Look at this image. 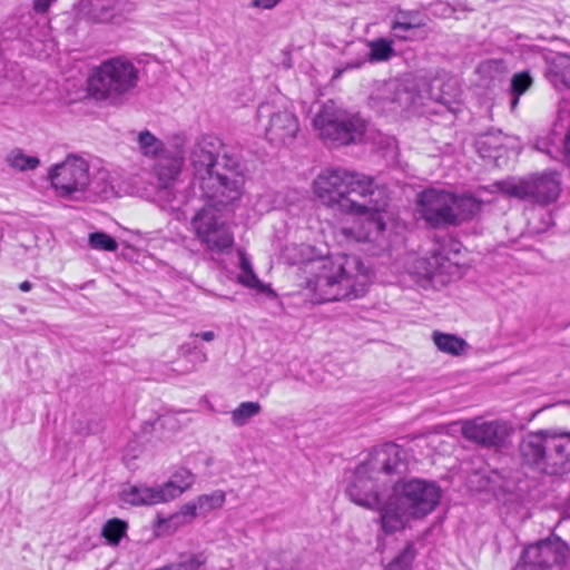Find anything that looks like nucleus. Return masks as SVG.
Here are the masks:
<instances>
[{"label":"nucleus","mask_w":570,"mask_h":570,"mask_svg":"<svg viewBox=\"0 0 570 570\" xmlns=\"http://www.w3.org/2000/svg\"><path fill=\"white\" fill-rule=\"evenodd\" d=\"M56 0H33V10L38 13H45Z\"/></svg>","instance_id":"nucleus-42"},{"label":"nucleus","mask_w":570,"mask_h":570,"mask_svg":"<svg viewBox=\"0 0 570 570\" xmlns=\"http://www.w3.org/2000/svg\"><path fill=\"white\" fill-rule=\"evenodd\" d=\"M550 444L551 430H539L524 434L518 445L521 465L537 473L558 475Z\"/></svg>","instance_id":"nucleus-13"},{"label":"nucleus","mask_w":570,"mask_h":570,"mask_svg":"<svg viewBox=\"0 0 570 570\" xmlns=\"http://www.w3.org/2000/svg\"><path fill=\"white\" fill-rule=\"evenodd\" d=\"M433 342L440 351L456 356L461 355L468 346L463 338L438 331L433 333Z\"/></svg>","instance_id":"nucleus-25"},{"label":"nucleus","mask_w":570,"mask_h":570,"mask_svg":"<svg viewBox=\"0 0 570 570\" xmlns=\"http://www.w3.org/2000/svg\"><path fill=\"white\" fill-rule=\"evenodd\" d=\"M32 286H33V285H32V283H30L29 281H24V282H22V283H20V284H19V288H20V291H22V292H29V291H31Z\"/></svg>","instance_id":"nucleus-46"},{"label":"nucleus","mask_w":570,"mask_h":570,"mask_svg":"<svg viewBox=\"0 0 570 570\" xmlns=\"http://www.w3.org/2000/svg\"><path fill=\"white\" fill-rule=\"evenodd\" d=\"M124 6L125 2L122 0L105 1L94 4L90 14L97 22H111L115 21L117 16L121 12Z\"/></svg>","instance_id":"nucleus-28"},{"label":"nucleus","mask_w":570,"mask_h":570,"mask_svg":"<svg viewBox=\"0 0 570 570\" xmlns=\"http://www.w3.org/2000/svg\"><path fill=\"white\" fill-rule=\"evenodd\" d=\"M196 336L200 337L202 340H204L206 342H212L216 337V335L213 331H205V332L196 334Z\"/></svg>","instance_id":"nucleus-45"},{"label":"nucleus","mask_w":570,"mask_h":570,"mask_svg":"<svg viewBox=\"0 0 570 570\" xmlns=\"http://www.w3.org/2000/svg\"><path fill=\"white\" fill-rule=\"evenodd\" d=\"M313 271L315 274L308 279L307 287L318 303L362 297L371 282L368 269L354 255H344L337 261H318Z\"/></svg>","instance_id":"nucleus-3"},{"label":"nucleus","mask_w":570,"mask_h":570,"mask_svg":"<svg viewBox=\"0 0 570 570\" xmlns=\"http://www.w3.org/2000/svg\"><path fill=\"white\" fill-rule=\"evenodd\" d=\"M441 489L433 481L423 479L400 480L381 508V527L387 533L405 528L412 518L419 519L431 513L439 504Z\"/></svg>","instance_id":"nucleus-5"},{"label":"nucleus","mask_w":570,"mask_h":570,"mask_svg":"<svg viewBox=\"0 0 570 570\" xmlns=\"http://www.w3.org/2000/svg\"><path fill=\"white\" fill-rule=\"evenodd\" d=\"M49 179L57 194L72 200L88 197L108 198L112 186L105 176L91 177L89 164L81 157L69 155L49 171Z\"/></svg>","instance_id":"nucleus-8"},{"label":"nucleus","mask_w":570,"mask_h":570,"mask_svg":"<svg viewBox=\"0 0 570 570\" xmlns=\"http://www.w3.org/2000/svg\"><path fill=\"white\" fill-rule=\"evenodd\" d=\"M226 501V494L222 490H215L208 494H202L196 498V507L199 515H206L214 510L223 508Z\"/></svg>","instance_id":"nucleus-31"},{"label":"nucleus","mask_w":570,"mask_h":570,"mask_svg":"<svg viewBox=\"0 0 570 570\" xmlns=\"http://www.w3.org/2000/svg\"><path fill=\"white\" fill-rule=\"evenodd\" d=\"M6 163L13 170L28 171L37 169L40 159L36 156H28L21 148H14L7 154Z\"/></svg>","instance_id":"nucleus-26"},{"label":"nucleus","mask_w":570,"mask_h":570,"mask_svg":"<svg viewBox=\"0 0 570 570\" xmlns=\"http://www.w3.org/2000/svg\"><path fill=\"white\" fill-rule=\"evenodd\" d=\"M313 128L323 141L346 146L363 138L366 122L358 114L345 110L334 100H327L316 111Z\"/></svg>","instance_id":"nucleus-9"},{"label":"nucleus","mask_w":570,"mask_h":570,"mask_svg":"<svg viewBox=\"0 0 570 570\" xmlns=\"http://www.w3.org/2000/svg\"><path fill=\"white\" fill-rule=\"evenodd\" d=\"M550 451L554 456L558 475L570 472V432L551 430Z\"/></svg>","instance_id":"nucleus-21"},{"label":"nucleus","mask_w":570,"mask_h":570,"mask_svg":"<svg viewBox=\"0 0 570 570\" xmlns=\"http://www.w3.org/2000/svg\"><path fill=\"white\" fill-rule=\"evenodd\" d=\"M461 432L466 440L483 448L500 450L509 443L513 428L501 420L484 421L478 417L464 422Z\"/></svg>","instance_id":"nucleus-17"},{"label":"nucleus","mask_w":570,"mask_h":570,"mask_svg":"<svg viewBox=\"0 0 570 570\" xmlns=\"http://www.w3.org/2000/svg\"><path fill=\"white\" fill-rule=\"evenodd\" d=\"M89 245L94 249L116 252L118 243L104 232H95L89 235Z\"/></svg>","instance_id":"nucleus-35"},{"label":"nucleus","mask_w":570,"mask_h":570,"mask_svg":"<svg viewBox=\"0 0 570 570\" xmlns=\"http://www.w3.org/2000/svg\"><path fill=\"white\" fill-rule=\"evenodd\" d=\"M415 548L407 543L405 548L389 563L387 570H407L414 560Z\"/></svg>","instance_id":"nucleus-34"},{"label":"nucleus","mask_w":570,"mask_h":570,"mask_svg":"<svg viewBox=\"0 0 570 570\" xmlns=\"http://www.w3.org/2000/svg\"><path fill=\"white\" fill-rule=\"evenodd\" d=\"M207 557L204 552L188 556L176 566V570H205Z\"/></svg>","instance_id":"nucleus-39"},{"label":"nucleus","mask_w":570,"mask_h":570,"mask_svg":"<svg viewBox=\"0 0 570 570\" xmlns=\"http://www.w3.org/2000/svg\"><path fill=\"white\" fill-rule=\"evenodd\" d=\"M503 140L500 131L488 132L476 139L475 147L482 158H497V154L503 147Z\"/></svg>","instance_id":"nucleus-23"},{"label":"nucleus","mask_w":570,"mask_h":570,"mask_svg":"<svg viewBox=\"0 0 570 570\" xmlns=\"http://www.w3.org/2000/svg\"><path fill=\"white\" fill-rule=\"evenodd\" d=\"M411 274L420 286L435 287L449 283L452 278L460 277L461 267L459 263L448 257L444 248H441L433 252L429 257L416 259Z\"/></svg>","instance_id":"nucleus-15"},{"label":"nucleus","mask_w":570,"mask_h":570,"mask_svg":"<svg viewBox=\"0 0 570 570\" xmlns=\"http://www.w3.org/2000/svg\"><path fill=\"white\" fill-rule=\"evenodd\" d=\"M228 206L208 200L191 220L197 238L210 252L224 253L234 244V236L218 208Z\"/></svg>","instance_id":"nucleus-11"},{"label":"nucleus","mask_w":570,"mask_h":570,"mask_svg":"<svg viewBox=\"0 0 570 570\" xmlns=\"http://www.w3.org/2000/svg\"><path fill=\"white\" fill-rule=\"evenodd\" d=\"M199 515L195 500L184 504L180 511L173 515L169 521L174 524L190 522L194 518Z\"/></svg>","instance_id":"nucleus-38"},{"label":"nucleus","mask_w":570,"mask_h":570,"mask_svg":"<svg viewBox=\"0 0 570 570\" xmlns=\"http://www.w3.org/2000/svg\"><path fill=\"white\" fill-rule=\"evenodd\" d=\"M384 205L380 208H364L351 214L363 215L357 226L344 229L347 237L355 239L358 243L372 242L377 243L379 238L385 230V222L381 215L389 204L386 189L383 187Z\"/></svg>","instance_id":"nucleus-18"},{"label":"nucleus","mask_w":570,"mask_h":570,"mask_svg":"<svg viewBox=\"0 0 570 570\" xmlns=\"http://www.w3.org/2000/svg\"><path fill=\"white\" fill-rule=\"evenodd\" d=\"M184 165V151L177 146L168 148L156 158L155 174L161 185V191L169 194L171 185L176 181Z\"/></svg>","instance_id":"nucleus-20"},{"label":"nucleus","mask_w":570,"mask_h":570,"mask_svg":"<svg viewBox=\"0 0 570 570\" xmlns=\"http://www.w3.org/2000/svg\"><path fill=\"white\" fill-rule=\"evenodd\" d=\"M480 209L481 203L472 196H458L435 188L423 190L416 199V213L433 228L460 225Z\"/></svg>","instance_id":"nucleus-7"},{"label":"nucleus","mask_w":570,"mask_h":570,"mask_svg":"<svg viewBox=\"0 0 570 570\" xmlns=\"http://www.w3.org/2000/svg\"><path fill=\"white\" fill-rule=\"evenodd\" d=\"M441 99H442V102H443V104H449V100H448V99H445V97H442Z\"/></svg>","instance_id":"nucleus-48"},{"label":"nucleus","mask_w":570,"mask_h":570,"mask_svg":"<svg viewBox=\"0 0 570 570\" xmlns=\"http://www.w3.org/2000/svg\"><path fill=\"white\" fill-rule=\"evenodd\" d=\"M237 281L243 286L257 289L258 292H265L266 289V286L255 274L252 263L244 252H239V274Z\"/></svg>","instance_id":"nucleus-24"},{"label":"nucleus","mask_w":570,"mask_h":570,"mask_svg":"<svg viewBox=\"0 0 570 570\" xmlns=\"http://www.w3.org/2000/svg\"><path fill=\"white\" fill-rule=\"evenodd\" d=\"M195 475L186 468L177 469L170 479L160 487L130 485L124 489L122 499L131 505H153L170 501L188 490Z\"/></svg>","instance_id":"nucleus-12"},{"label":"nucleus","mask_w":570,"mask_h":570,"mask_svg":"<svg viewBox=\"0 0 570 570\" xmlns=\"http://www.w3.org/2000/svg\"><path fill=\"white\" fill-rule=\"evenodd\" d=\"M509 197L539 206L554 203L561 193L560 176L553 171H543L525 178H510L494 184Z\"/></svg>","instance_id":"nucleus-10"},{"label":"nucleus","mask_w":570,"mask_h":570,"mask_svg":"<svg viewBox=\"0 0 570 570\" xmlns=\"http://www.w3.org/2000/svg\"><path fill=\"white\" fill-rule=\"evenodd\" d=\"M372 100L377 104L382 110L396 111L399 108L406 109L414 104L415 94L405 85L397 80L384 82L375 94Z\"/></svg>","instance_id":"nucleus-19"},{"label":"nucleus","mask_w":570,"mask_h":570,"mask_svg":"<svg viewBox=\"0 0 570 570\" xmlns=\"http://www.w3.org/2000/svg\"><path fill=\"white\" fill-rule=\"evenodd\" d=\"M365 59H357L353 62H347L342 70H338V73H341L343 70L358 69L365 63Z\"/></svg>","instance_id":"nucleus-44"},{"label":"nucleus","mask_w":570,"mask_h":570,"mask_svg":"<svg viewBox=\"0 0 570 570\" xmlns=\"http://www.w3.org/2000/svg\"><path fill=\"white\" fill-rule=\"evenodd\" d=\"M279 2L281 0H253L252 7L271 10L275 8Z\"/></svg>","instance_id":"nucleus-41"},{"label":"nucleus","mask_w":570,"mask_h":570,"mask_svg":"<svg viewBox=\"0 0 570 570\" xmlns=\"http://www.w3.org/2000/svg\"><path fill=\"white\" fill-rule=\"evenodd\" d=\"M137 144L142 155L153 158H157L161 153L169 148L148 130H144L138 134Z\"/></svg>","instance_id":"nucleus-29"},{"label":"nucleus","mask_w":570,"mask_h":570,"mask_svg":"<svg viewBox=\"0 0 570 570\" xmlns=\"http://www.w3.org/2000/svg\"><path fill=\"white\" fill-rule=\"evenodd\" d=\"M420 28L414 27L411 22L392 20L391 32L392 36L402 41H412L415 39L416 31Z\"/></svg>","instance_id":"nucleus-36"},{"label":"nucleus","mask_w":570,"mask_h":570,"mask_svg":"<svg viewBox=\"0 0 570 570\" xmlns=\"http://www.w3.org/2000/svg\"><path fill=\"white\" fill-rule=\"evenodd\" d=\"M258 120L264 124L266 138L274 145H286L292 142L298 131L299 122L296 115L288 109H279L264 102L257 108Z\"/></svg>","instance_id":"nucleus-16"},{"label":"nucleus","mask_w":570,"mask_h":570,"mask_svg":"<svg viewBox=\"0 0 570 570\" xmlns=\"http://www.w3.org/2000/svg\"><path fill=\"white\" fill-rule=\"evenodd\" d=\"M393 20H395V21H403V22H411L416 28H421V27H423L425 24L424 21H423L422 16L420 14L419 11L399 10L395 13Z\"/></svg>","instance_id":"nucleus-40"},{"label":"nucleus","mask_w":570,"mask_h":570,"mask_svg":"<svg viewBox=\"0 0 570 570\" xmlns=\"http://www.w3.org/2000/svg\"><path fill=\"white\" fill-rule=\"evenodd\" d=\"M313 188L324 205L342 213L377 209L384 205L383 187L375 185L372 177L360 173L326 169L315 178Z\"/></svg>","instance_id":"nucleus-2"},{"label":"nucleus","mask_w":570,"mask_h":570,"mask_svg":"<svg viewBox=\"0 0 570 570\" xmlns=\"http://www.w3.org/2000/svg\"><path fill=\"white\" fill-rule=\"evenodd\" d=\"M533 85V78L529 71H520L512 76L510 80L509 94L511 95L510 108L515 110L519 99Z\"/></svg>","instance_id":"nucleus-22"},{"label":"nucleus","mask_w":570,"mask_h":570,"mask_svg":"<svg viewBox=\"0 0 570 570\" xmlns=\"http://www.w3.org/2000/svg\"><path fill=\"white\" fill-rule=\"evenodd\" d=\"M139 69L128 58L118 56L104 60L88 78V94L97 101L122 105L137 88Z\"/></svg>","instance_id":"nucleus-6"},{"label":"nucleus","mask_w":570,"mask_h":570,"mask_svg":"<svg viewBox=\"0 0 570 570\" xmlns=\"http://www.w3.org/2000/svg\"><path fill=\"white\" fill-rule=\"evenodd\" d=\"M262 412V405L258 402H242L230 412V419L235 426L246 425L253 417Z\"/></svg>","instance_id":"nucleus-30"},{"label":"nucleus","mask_w":570,"mask_h":570,"mask_svg":"<svg viewBox=\"0 0 570 570\" xmlns=\"http://www.w3.org/2000/svg\"><path fill=\"white\" fill-rule=\"evenodd\" d=\"M222 151L219 138L203 136L193 145L189 160L203 196L216 204L234 205L243 195L244 176L238 160Z\"/></svg>","instance_id":"nucleus-1"},{"label":"nucleus","mask_w":570,"mask_h":570,"mask_svg":"<svg viewBox=\"0 0 570 570\" xmlns=\"http://www.w3.org/2000/svg\"><path fill=\"white\" fill-rule=\"evenodd\" d=\"M563 157L566 164L570 167V129L563 140Z\"/></svg>","instance_id":"nucleus-43"},{"label":"nucleus","mask_w":570,"mask_h":570,"mask_svg":"<svg viewBox=\"0 0 570 570\" xmlns=\"http://www.w3.org/2000/svg\"><path fill=\"white\" fill-rule=\"evenodd\" d=\"M168 202H170V203H171V202H176V203H177V206H178V205H180V204H183V199H181V200H177V197H176V196H174V197H173V199H168Z\"/></svg>","instance_id":"nucleus-47"},{"label":"nucleus","mask_w":570,"mask_h":570,"mask_svg":"<svg viewBox=\"0 0 570 570\" xmlns=\"http://www.w3.org/2000/svg\"><path fill=\"white\" fill-rule=\"evenodd\" d=\"M407 470L406 451L395 444L386 443L375 449L367 461L361 463L353 475L346 492L356 504L367 509H379L381 504L379 483H385L387 476L401 475Z\"/></svg>","instance_id":"nucleus-4"},{"label":"nucleus","mask_w":570,"mask_h":570,"mask_svg":"<svg viewBox=\"0 0 570 570\" xmlns=\"http://www.w3.org/2000/svg\"><path fill=\"white\" fill-rule=\"evenodd\" d=\"M551 81L557 86L560 81L566 88L570 89V56H558L550 68Z\"/></svg>","instance_id":"nucleus-32"},{"label":"nucleus","mask_w":570,"mask_h":570,"mask_svg":"<svg viewBox=\"0 0 570 570\" xmlns=\"http://www.w3.org/2000/svg\"><path fill=\"white\" fill-rule=\"evenodd\" d=\"M481 70L491 78H499L509 71V68L502 59H489L482 62Z\"/></svg>","instance_id":"nucleus-37"},{"label":"nucleus","mask_w":570,"mask_h":570,"mask_svg":"<svg viewBox=\"0 0 570 570\" xmlns=\"http://www.w3.org/2000/svg\"><path fill=\"white\" fill-rule=\"evenodd\" d=\"M393 45L394 41L387 38H377L368 41L370 52L367 60L370 62L389 61L396 55Z\"/></svg>","instance_id":"nucleus-27"},{"label":"nucleus","mask_w":570,"mask_h":570,"mask_svg":"<svg viewBox=\"0 0 570 570\" xmlns=\"http://www.w3.org/2000/svg\"><path fill=\"white\" fill-rule=\"evenodd\" d=\"M568 553V546L558 538L540 540L523 549L513 570H560Z\"/></svg>","instance_id":"nucleus-14"},{"label":"nucleus","mask_w":570,"mask_h":570,"mask_svg":"<svg viewBox=\"0 0 570 570\" xmlns=\"http://www.w3.org/2000/svg\"><path fill=\"white\" fill-rule=\"evenodd\" d=\"M128 524L126 521L114 518L108 520L101 530V535L110 546H118L127 533Z\"/></svg>","instance_id":"nucleus-33"}]
</instances>
